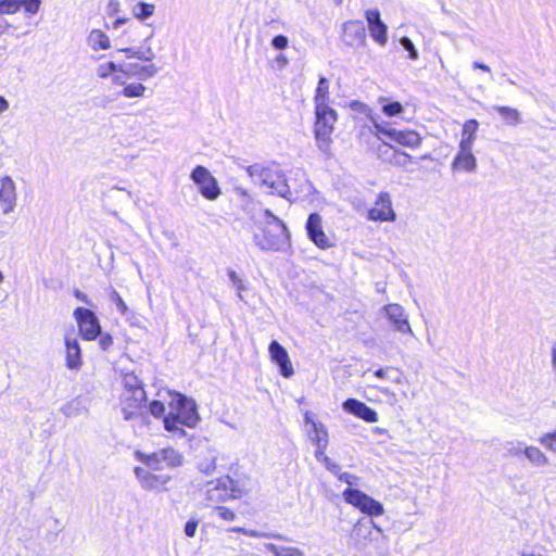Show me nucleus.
I'll use <instances>...</instances> for the list:
<instances>
[{
    "mask_svg": "<svg viewBox=\"0 0 556 556\" xmlns=\"http://www.w3.org/2000/svg\"><path fill=\"white\" fill-rule=\"evenodd\" d=\"M338 121V113L331 106L315 108L314 137L318 148L331 154L332 134Z\"/></svg>",
    "mask_w": 556,
    "mask_h": 556,
    "instance_id": "obj_6",
    "label": "nucleus"
},
{
    "mask_svg": "<svg viewBox=\"0 0 556 556\" xmlns=\"http://www.w3.org/2000/svg\"><path fill=\"white\" fill-rule=\"evenodd\" d=\"M374 136L378 139L388 137L397 146L410 150L418 149L424 141V137L415 129H396L394 127H387L379 123L374 124Z\"/></svg>",
    "mask_w": 556,
    "mask_h": 556,
    "instance_id": "obj_8",
    "label": "nucleus"
},
{
    "mask_svg": "<svg viewBox=\"0 0 556 556\" xmlns=\"http://www.w3.org/2000/svg\"><path fill=\"white\" fill-rule=\"evenodd\" d=\"M9 109V102L0 96V114L5 112Z\"/></svg>",
    "mask_w": 556,
    "mask_h": 556,
    "instance_id": "obj_50",
    "label": "nucleus"
},
{
    "mask_svg": "<svg viewBox=\"0 0 556 556\" xmlns=\"http://www.w3.org/2000/svg\"><path fill=\"white\" fill-rule=\"evenodd\" d=\"M304 421L312 428L311 440L316 446L315 454L321 455L323 451L327 450L329 443V435L326 427L321 422L315 421L311 412H305Z\"/></svg>",
    "mask_w": 556,
    "mask_h": 556,
    "instance_id": "obj_15",
    "label": "nucleus"
},
{
    "mask_svg": "<svg viewBox=\"0 0 556 556\" xmlns=\"http://www.w3.org/2000/svg\"><path fill=\"white\" fill-rule=\"evenodd\" d=\"M99 343L102 350H108L113 344V338L111 334L105 333L100 338Z\"/></svg>",
    "mask_w": 556,
    "mask_h": 556,
    "instance_id": "obj_44",
    "label": "nucleus"
},
{
    "mask_svg": "<svg viewBox=\"0 0 556 556\" xmlns=\"http://www.w3.org/2000/svg\"><path fill=\"white\" fill-rule=\"evenodd\" d=\"M265 548L271 556H303L302 551L292 546H277L273 543H268L265 545Z\"/></svg>",
    "mask_w": 556,
    "mask_h": 556,
    "instance_id": "obj_30",
    "label": "nucleus"
},
{
    "mask_svg": "<svg viewBox=\"0 0 556 556\" xmlns=\"http://www.w3.org/2000/svg\"><path fill=\"white\" fill-rule=\"evenodd\" d=\"M40 0H0V14L13 15L20 10L26 14H37L40 10Z\"/></svg>",
    "mask_w": 556,
    "mask_h": 556,
    "instance_id": "obj_17",
    "label": "nucleus"
},
{
    "mask_svg": "<svg viewBox=\"0 0 556 556\" xmlns=\"http://www.w3.org/2000/svg\"><path fill=\"white\" fill-rule=\"evenodd\" d=\"M124 380V388L119 396V407L125 420L139 418L143 415L147 404V392L141 382L135 377Z\"/></svg>",
    "mask_w": 556,
    "mask_h": 556,
    "instance_id": "obj_5",
    "label": "nucleus"
},
{
    "mask_svg": "<svg viewBox=\"0 0 556 556\" xmlns=\"http://www.w3.org/2000/svg\"><path fill=\"white\" fill-rule=\"evenodd\" d=\"M382 147L393 150V160H390V163L395 165H406L413 163V157L409 154L399 149H394L391 144L388 143H383L381 147H379V151H381Z\"/></svg>",
    "mask_w": 556,
    "mask_h": 556,
    "instance_id": "obj_32",
    "label": "nucleus"
},
{
    "mask_svg": "<svg viewBox=\"0 0 556 556\" xmlns=\"http://www.w3.org/2000/svg\"><path fill=\"white\" fill-rule=\"evenodd\" d=\"M148 409H149L150 414L156 418H161V417L164 418L166 416V415H164L165 414V405L161 401L154 400V401L150 402L148 405Z\"/></svg>",
    "mask_w": 556,
    "mask_h": 556,
    "instance_id": "obj_37",
    "label": "nucleus"
},
{
    "mask_svg": "<svg viewBox=\"0 0 556 556\" xmlns=\"http://www.w3.org/2000/svg\"><path fill=\"white\" fill-rule=\"evenodd\" d=\"M420 160H431V155L429 153H426L420 156Z\"/></svg>",
    "mask_w": 556,
    "mask_h": 556,
    "instance_id": "obj_52",
    "label": "nucleus"
},
{
    "mask_svg": "<svg viewBox=\"0 0 556 556\" xmlns=\"http://www.w3.org/2000/svg\"><path fill=\"white\" fill-rule=\"evenodd\" d=\"M383 311L397 331L402 333H412L407 316L401 305L395 303L388 304L383 307Z\"/></svg>",
    "mask_w": 556,
    "mask_h": 556,
    "instance_id": "obj_23",
    "label": "nucleus"
},
{
    "mask_svg": "<svg viewBox=\"0 0 556 556\" xmlns=\"http://www.w3.org/2000/svg\"><path fill=\"white\" fill-rule=\"evenodd\" d=\"M134 472L146 490H162L170 480L168 475L155 473V471H150L143 467H135Z\"/></svg>",
    "mask_w": 556,
    "mask_h": 556,
    "instance_id": "obj_16",
    "label": "nucleus"
},
{
    "mask_svg": "<svg viewBox=\"0 0 556 556\" xmlns=\"http://www.w3.org/2000/svg\"><path fill=\"white\" fill-rule=\"evenodd\" d=\"M344 501L368 516L378 517L383 514V506L364 492L348 488L342 493Z\"/></svg>",
    "mask_w": 556,
    "mask_h": 556,
    "instance_id": "obj_9",
    "label": "nucleus"
},
{
    "mask_svg": "<svg viewBox=\"0 0 556 556\" xmlns=\"http://www.w3.org/2000/svg\"><path fill=\"white\" fill-rule=\"evenodd\" d=\"M342 40L348 46H364L366 33L363 23L358 20H350L343 23Z\"/></svg>",
    "mask_w": 556,
    "mask_h": 556,
    "instance_id": "obj_18",
    "label": "nucleus"
},
{
    "mask_svg": "<svg viewBox=\"0 0 556 556\" xmlns=\"http://www.w3.org/2000/svg\"><path fill=\"white\" fill-rule=\"evenodd\" d=\"M3 280V275L2 273L0 271V282Z\"/></svg>",
    "mask_w": 556,
    "mask_h": 556,
    "instance_id": "obj_54",
    "label": "nucleus"
},
{
    "mask_svg": "<svg viewBox=\"0 0 556 556\" xmlns=\"http://www.w3.org/2000/svg\"><path fill=\"white\" fill-rule=\"evenodd\" d=\"M270 361L279 367V372L285 378H290L294 374L292 362L287 350L278 342L271 341L268 346Z\"/></svg>",
    "mask_w": 556,
    "mask_h": 556,
    "instance_id": "obj_14",
    "label": "nucleus"
},
{
    "mask_svg": "<svg viewBox=\"0 0 556 556\" xmlns=\"http://www.w3.org/2000/svg\"><path fill=\"white\" fill-rule=\"evenodd\" d=\"M230 531L236 532V533L248 534L250 536H255L256 535L255 531H247L244 528H241V527H233V528L230 529Z\"/></svg>",
    "mask_w": 556,
    "mask_h": 556,
    "instance_id": "obj_47",
    "label": "nucleus"
},
{
    "mask_svg": "<svg viewBox=\"0 0 556 556\" xmlns=\"http://www.w3.org/2000/svg\"><path fill=\"white\" fill-rule=\"evenodd\" d=\"M401 43L404 47V49L408 52V58L410 60H416L418 58L417 50L415 49V47H414L413 42L410 41V39H408L406 37H403L401 39Z\"/></svg>",
    "mask_w": 556,
    "mask_h": 556,
    "instance_id": "obj_40",
    "label": "nucleus"
},
{
    "mask_svg": "<svg viewBox=\"0 0 556 556\" xmlns=\"http://www.w3.org/2000/svg\"><path fill=\"white\" fill-rule=\"evenodd\" d=\"M342 406L345 412L354 415L355 417L368 424H374L378 421L377 412L357 399H346L343 402Z\"/></svg>",
    "mask_w": 556,
    "mask_h": 556,
    "instance_id": "obj_19",
    "label": "nucleus"
},
{
    "mask_svg": "<svg viewBox=\"0 0 556 556\" xmlns=\"http://www.w3.org/2000/svg\"><path fill=\"white\" fill-rule=\"evenodd\" d=\"M351 478H352V476L350 473H348V472H343V473L339 475V479L341 481H344V482L349 483V484L352 483L351 482Z\"/></svg>",
    "mask_w": 556,
    "mask_h": 556,
    "instance_id": "obj_51",
    "label": "nucleus"
},
{
    "mask_svg": "<svg viewBox=\"0 0 556 556\" xmlns=\"http://www.w3.org/2000/svg\"><path fill=\"white\" fill-rule=\"evenodd\" d=\"M125 20L123 18H117L115 22H114V26H118L119 24L124 23Z\"/></svg>",
    "mask_w": 556,
    "mask_h": 556,
    "instance_id": "obj_53",
    "label": "nucleus"
},
{
    "mask_svg": "<svg viewBox=\"0 0 556 556\" xmlns=\"http://www.w3.org/2000/svg\"><path fill=\"white\" fill-rule=\"evenodd\" d=\"M325 452H326V451H323V454H321V455H319V454H315V457H316L319 462H321V463L326 466V468H327L329 471H331V472H333V473H337V472H338V470H339V466H338L336 463H333V462H332V460H331V459L326 455V453H325Z\"/></svg>",
    "mask_w": 556,
    "mask_h": 556,
    "instance_id": "obj_38",
    "label": "nucleus"
},
{
    "mask_svg": "<svg viewBox=\"0 0 556 556\" xmlns=\"http://www.w3.org/2000/svg\"><path fill=\"white\" fill-rule=\"evenodd\" d=\"M228 276L231 280V282L236 286L238 291H243L245 289L242 279L239 277V275L235 270H229Z\"/></svg>",
    "mask_w": 556,
    "mask_h": 556,
    "instance_id": "obj_43",
    "label": "nucleus"
},
{
    "mask_svg": "<svg viewBox=\"0 0 556 556\" xmlns=\"http://www.w3.org/2000/svg\"><path fill=\"white\" fill-rule=\"evenodd\" d=\"M525 455L536 466L546 465L548 459L546 455L535 446H528L523 451Z\"/></svg>",
    "mask_w": 556,
    "mask_h": 556,
    "instance_id": "obj_33",
    "label": "nucleus"
},
{
    "mask_svg": "<svg viewBox=\"0 0 556 556\" xmlns=\"http://www.w3.org/2000/svg\"><path fill=\"white\" fill-rule=\"evenodd\" d=\"M144 92L146 87L141 83H132L125 85L121 93L125 98H141Z\"/></svg>",
    "mask_w": 556,
    "mask_h": 556,
    "instance_id": "obj_34",
    "label": "nucleus"
},
{
    "mask_svg": "<svg viewBox=\"0 0 556 556\" xmlns=\"http://www.w3.org/2000/svg\"><path fill=\"white\" fill-rule=\"evenodd\" d=\"M198 520L195 519H190L186 522L185 525V533L188 538H192L194 536L195 532H197V528H198Z\"/></svg>",
    "mask_w": 556,
    "mask_h": 556,
    "instance_id": "obj_42",
    "label": "nucleus"
},
{
    "mask_svg": "<svg viewBox=\"0 0 556 556\" xmlns=\"http://www.w3.org/2000/svg\"><path fill=\"white\" fill-rule=\"evenodd\" d=\"M396 218L392 205L391 195L387 191H381L377 195L372 206L367 211V219L371 222H394Z\"/></svg>",
    "mask_w": 556,
    "mask_h": 556,
    "instance_id": "obj_12",
    "label": "nucleus"
},
{
    "mask_svg": "<svg viewBox=\"0 0 556 556\" xmlns=\"http://www.w3.org/2000/svg\"><path fill=\"white\" fill-rule=\"evenodd\" d=\"M472 66H473V68H479L486 73L491 72V68L486 64H483V63L475 62Z\"/></svg>",
    "mask_w": 556,
    "mask_h": 556,
    "instance_id": "obj_49",
    "label": "nucleus"
},
{
    "mask_svg": "<svg viewBox=\"0 0 556 556\" xmlns=\"http://www.w3.org/2000/svg\"><path fill=\"white\" fill-rule=\"evenodd\" d=\"M388 369H389V368H379V369H377V370H375V371H374V376H375L376 378L383 379V378H386V377H387V370H388Z\"/></svg>",
    "mask_w": 556,
    "mask_h": 556,
    "instance_id": "obj_48",
    "label": "nucleus"
},
{
    "mask_svg": "<svg viewBox=\"0 0 556 556\" xmlns=\"http://www.w3.org/2000/svg\"><path fill=\"white\" fill-rule=\"evenodd\" d=\"M247 480V476L238 475L235 470L233 476L228 473L220 476L215 481L207 482L204 491L205 505L213 508L220 520L235 521L238 514L224 504L228 501L240 500L249 494Z\"/></svg>",
    "mask_w": 556,
    "mask_h": 556,
    "instance_id": "obj_1",
    "label": "nucleus"
},
{
    "mask_svg": "<svg viewBox=\"0 0 556 556\" xmlns=\"http://www.w3.org/2000/svg\"><path fill=\"white\" fill-rule=\"evenodd\" d=\"M155 5L147 2H139L132 10L134 15L139 20H146L153 15Z\"/></svg>",
    "mask_w": 556,
    "mask_h": 556,
    "instance_id": "obj_35",
    "label": "nucleus"
},
{
    "mask_svg": "<svg viewBox=\"0 0 556 556\" xmlns=\"http://www.w3.org/2000/svg\"><path fill=\"white\" fill-rule=\"evenodd\" d=\"M265 220L253 235L255 244L264 251L277 252L289 244V231L282 220L271 212H264Z\"/></svg>",
    "mask_w": 556,
    "mask_h": 556,
    "instance_id": "obj_3",
    "label": "nucleus"
},
{
    "mask_svg": "<svg viewBox=\"0 0 556 556\" xmlns=\"http://www.w3.org/2000/svg\"><path fill=\"white\" fill-rule=\"evenodd\" d=\"M118 51L123 52L127 59H137L143 62V64L130 63L127 68H124L113 61H104L97 67V76L99 78L106 79L113 77L114 84L125 85L124 79L119 75L114 74L122 73L126 78L136 77L140 80H147L157 74L159 67L153 64L155 54L150 46L121 48Z\"/></svg>",
    "mask_w": 556,
    "mask_h": 556,
    "instance_id": "obj_2",
    "label": "nucleus"
},
{
    "mask_svg": "<svg viewBox=\"0 0 556 556\" xmlns=\"http://www.w3.org/2000/svg\"><path fill=\"white\" fill-rule=\"evenodd\" d=\"M495 111L501 115L506 125L515 126L520 122V113L509 106H496Z\"/></svg>",
    "mask_w": 556,
    "mask_h": 556,
    "instance_id": "obj_31",
    "label": "nucleus"
},
{
    "mask_svg": "<svg viewBox=\"0 0 556 556\" xmlns=\"http://www.w3.org/2000/svg\"><path fill=\"white\" fill-rule=\"evenodd\" d=\"M376 432L382 433V429H377Z\"/></svg>",
    "mask_w": 556,
    "mask_h": 556,
    "instance_id": "obj_55",
    "label": "nucleus"
},
{
    "mask_svg": "<svg viewBox=\"0 0 556 556\" xmlns=\"http://www.w3.org/2000/svg\"><path fill=\"white\" fill-rule=\"evenodd\" d=\"M111 299L123 315L128 313V307H127L125 301L122 299V296L116 291H112Z\"/></svg>",
    "mask_w": 556,
    "mask_h": 556,
    "instance_id": "obj_39",
    "label": "nucleus"
},
{
    "mask_svg": "<svg viewBox=\"0 0 556 556\" xmlns=\"http://www.w3.org/2000/svg\"><path fill=\"white\" fill-rule=\"evenodd\" d=\"M169 413L164 417V428L169 432L179 429V426L194 427L199 420L195 404L192 400L176 393L169 404Z\"/></svg>",
    "mask_w": 556,
    "mask_h": 556,
    "instance_id": "obj_4",
    "label": "nucleus"
},
{
    "mask_svg": "<svg viewBox=\"0 0 556 556\" xmlns=\"http://www.w3.org/2000/svg\"><path fill=\"white\" fill-rule=\"evenodd\" d=\"M478 127L479 123L477 119H467L463 125L462 140L459 142V146H464L465 148L472 147L476 140Z\"/></svg>",
    "mask_w": 556,
    "mask_h": 556,
    "instance_id": "obj_26",
    "label": "nucleus"
},
{
    "mask_svg": "<svg viewBox=\"0 0 556 556\" xmlns=\"http://www.w3.org/2000/svg\"><path fill=\"white\" fill-rule=\"evenodd\" d=\"M74 318L77 323L80 337L86 341L96 340L101 333V326L96 314L86 307L74 309Z\"/></svg>",
    "mask_w": 556,
    "mask_h": 556,
    "instance_id": "obj_10",
    "label": "nucleus"
},
{
    "mask_svg": "<svg viewBox=\"0 0 556 556\" xmlns=\"http://www.w3.org/2000/svg\"><path fill=\"white\" fill-rule=\"evenodd\" d=\"M329 83L326 77H320L314 94L315 108L329 106Z\"/></svg>",
    "mask_w": 556,
    "mask_h": 556,
    "instance_id": "obj_27",
    "label": "nucleus"
},
{
    "mask_svg": "<svg viewBox=\"0 0 556 556\" xmlns=\"http://www.w3.org/2000/svg\"><path fill=\"white\" fill-rule=\"evenodd\" d=\"M306 233L309 240L319 249L327 250L334 244L323 226V217L318 213H311L305 225Z\"/></svg>",
    "mask_w": 556,
    "mask_h": 556,
    "instance_id": "obj_13",
    "label": "nucleus"
},
{
    "mask_svg": "<svg viewBox=\"0 0 556 556\" xmlns=\"http://www.w3.org/2000/svg\"><path fill=\"white\" fill-rule=\"evenodd\" d=\"M88 40L93 50H108L111 47L109 36L101 29L91 30Z\"/></svg>",
    "mask_w": 556,
    "mask_h": 556,
    "instance_id": "obj_28",
    "label": "nucleus"
},
{
    "mask_svg": "<svg viewBox=\"0 0 556 556\" xmlns=\"http://www.w3.org/2000/svg\"><path fill=\"white\" fill-rule=\"evenodd\" d=\"M192 180L198 185L203 198L208 201L216 200L222 191L216 178L202 165H197L191 172Z\"/></svg>",
    "mask_w": 556,
    "mask_h": 556,
    "instance_id": "obj_11",
    "label": "nucleus"
},
{
    "mask_svg": "<svg viewBox=\"0 0 556 556\" xmlns=\"http://www.w3.org/2000/svg\"><path fill=\"white\" fill-rule=\"evenodd\" d=\"M365 17L368 23V29L372 39L381 46L386 45L388 39V27L381 21L380 12L377 9L367 10L365 12Z\"/></svg>",
    "mask_w": 556,
    "mask_h": 556,
    "instance_id": "obj_20",
    "label": "nucleus"
},
{
    "mask_svg": "<svg viewBox=\"0 0 556 556\" xmlns=\"http://www.w3.org/2000/svg\"><path fill=\"white\" fill-rule=\"evenodd\" d=\"M15 185L9 176L0 178V214L10 213L15 204Z\"/></svg>",
    "mask_w": 556,
    "mask_h": 556,
    "instance_id": "obj_22",
    "label": "nucleus"
},
{
    "mask_svg": "<svg viewBox=\"0 0 556 556\" xmlns=\"http://www.w3.org/2000/svg\"><path fill=\"white\" fill-rule=\"evenodd\" d=\"M135 456L146 466L143 468L150 471L177 468L182 465L184 459L182 455L172 447L161 448L150 454L138 451Z\"/></svg>",
    "mask_w": 556,
    "mask_h": 556,
    "instance_id": "obj_7",
    "label": "nucleus"
},
{
    "mask_svg": "<svg viewBox=\"0 0 556 556\" xmlns=\"http://www.w3.org/2000/svg\"><path fill=\"white\" fill-rule=\"evenodd\" d=\"M472 147L459 146V151L453 161V169L458 172H471L476 167V159L471 152Z\"/></svg>",
    "mask_w": 556,
    "mask_h": 556,
    "instance_id": "obj_24",
    "label": "nucleus"
},
{
    "mask_svg": "<svg viewBox=\"0 0 556 556\" xmlns=\"http://www.w3.org/2000/svg\"><path fill=\"white\" fill-rule=\"evenodd\" d=\"M379 102L382 104L381 112L387 117H395L404 112V105L399 101H390L388 98H379Z\"/></svg>",
    "mask_w": 556,
    "mask_h": 556,
    "instance_id": "obj_29",
    "label": "nucleus"
},
{
    "mask_svg": "<svg viewBox=\"0 0 556 556\" xmlns=\"http://www.w3.org/2000/svg\"><path fill=\"white\" fill-rule=\"evenodd\" d=\"M200 469L202 472L210 475L216 470L215 460L212 459L211 462L206 464H201Z\"/></svg>",
    "mask_w": 556,
    "mask_h": 556,
    "instance_id": "obj_45",
    "label": "nucleus"
},
{
    "mask_svg": "<svg viewBox=\"0 0 556 556\" xmlns=\"http://www.w3.org/2000/svg\"><path fill=\"white\" fill-rule=\"evenodd\" d=\"M271 45L277 50H283L288 47V38L283 35H277L273 38Z\"/></svg>",
    "mask_w": 556,
    "mask_h": 556,
    "instance_id": "obj_41",
    "label": "nucleus"
},
{
    "mask_svg": "<svg viewBox=\"0 0 556 556\" xmlns=\"http://www.w3.org/2000/svg\"><path fill=\"white\" fill-rule=\"evenodd\" d=\"M539 441L546 450L556 453V429L542 434Z\"/></svg>",
    "mask_w": 556,
    "mask_h": 556,
    "instance_id": "obj_36",
    "label": "nucleus"
},
{
    "mask_svg": "<svg viewBox=\"0 0 556 556\" xmlns=\"http://www.w3.org/2000/svg\"><path fill=\"white\" fill-rule=\"evenodd\" d=\"M260 177L262 185L268 192L283 194L287 191V181L278 170L263 168L260 173Z\"/></svg>",
    "mask_w": 556,
    "mask_h": 556,
    "instance_id": "obj_21",
    "label": "nucleus"
},
{
    "mask_svg": "<svg viewBox=\"0 0 556 556\" xmlns=\"http://www.w3.org/2000/svg\"><path fill=\"white\" fill-rule=\"evenodd\" d=\"M73 294H74V296H75L77 300H79L80 302L86 303V304H88V305H90V304H91V301H90L89 296H88L86 293H84L83 291H80V290H78V289H75V290L73 291Z\"/></svg>",
    "mask_w": 556,
    "mask_h": 556,
    "instance_id": "obj_46",
    "label": "nucleus"
},
{
    "mask_svg": "<svg viewBox=\"0 0 556 556\" xmlns=\"http://www.w3.org/2000/svg\"><path fill=\"white\" fill-rule=\"evenodd\" d=\"M65 348H66V366L70 369H79L83 359H81V350L78 344V341L74 338H65Z\"/></svg>",
    "mask_w": 556,
    "mask_h": 556,
    "instance_id": "obj_25",
    "label": "nucleus"
}]
</instances>
